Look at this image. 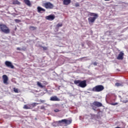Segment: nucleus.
Returning a JSON list of instances; mask_svg holds the SVG:
<instances>
[{
  "label": "nucleus",
  "instance_id": "nucleus-1",
  "mask_svg": "<svg viewBox=\"0 0 128 128\" xmlns=\"http://www.w3.org/2000/svg\"><path fill=\"white\" fill-rule=\"evenodd\" d=\"M74 83L78 86H80L82 88H84L86 86V80H74Z\"/></svg>",
  "mask_w": 128,
  "mask_h": 128
},
{
  "label": "nucleus",
  "instance_id": "nucleus-2",
  "mask_svg": "<svg viewBox=\"0 0 128 128\" xmlns=\"http://www.w3.org/2000/svg\"><path fill=\"white\" fill-rule=\"evenodd\" d=\"M0 32H2L4 34H8L10 33V30L6 24H0Z\"/></svg>",
  "mask_w": 128,
  "mask_h": 128
},
{
  "label": "nucleus",
  "instance_id": "nucleus-3",
  "mask_svg": "<svg viewBox=\"0 0 128 128\" xmlns=\"http://www.w3.org/2000/svg\"><path fill=\"white\" fill-rule=\"evenodd\" d=\"M90 16H94V17H90L89 18H88V21L90 23L94 22L96 20V19L98 18V14L90 12Z\"/></svg>",
  "mask_w": 128,
  "mask_h": 128
},
{
  "label": "nucleus",
  "instance_id": "nucleus-4",
  "mask_svg": "<svg viewBox=\"0 0 128 128\" xmlns=\"http://www.w3.org/2000/svg\"><path fill=\"white\" fill-rule=\"evenodd\" d=\"M104 88L102 85H98L92 88V90L95 92H100L103 90Z\"/></svg>",
  "mask_w": 128,
  "mask_h": 128
},
{
  "label": "nucleus",
  "instance_id": "nucleus-5",
  "mask_svg": "<svg viewBox=\"0 0 128 128\" xmlns=\"http://www.w3.org/2000/svg\"><path fill=\"white\" fill-rule=\"evenodd\" d=\"M43 6H44L46 9H53L54 6L50 2H47L43 4Z\"/></svg>",
  "mask_w": 128,
  "mask_h": 128
},
{
  "label": "nucleus",
  "instance_id": "nucleus-6",
  "mask_svg": "<svg viewBox=\"0 0 128 128\" xmlns=\"http://www.w3.org/2000/svg\"><path fill=\"white\" fill-rule=\"evenodd\" d=\"M58 122L60 124H61L62 122H64V124H72V120L70 119L69 120H67L66 119H64L61 120H59Z\"/></svg>",
  "mask_w": 128,
  "mask_h": 128
},
{
  "label": "nucleus",
  "instance_id": "nucleus-7",
  "mask_svg": "<svg viewBox=\"0 0 128 128\" xmlns=\"http://www.w3.org/2000/svg\"><path fill=\"white\" fill-rule=\"evenodd\" d=\"M5 64L6 66L8 67V68H14V66L10 62H9V61H6L5 62Z\"/></svg>",
  "mask_w": 128,
  "mask_h": 128
},
{
  "label": "nucleus",
  "instance_id": "nucleus-8",
  "mask_svg": "<svg viewBox=\"0 0 128 128\" xmlns=\"http://www.w3.org/2000/svg\"><path fill=\"white\" fill-rule=\"evenodd\" d=\"M2 79H3V82L6 84H8V78L6 74H4L2 76Z\"/></svg>",
  "mask_w": 128,
  "mask_h": 128
},
{
  "label": "nucleus",
  "instance_id": "nucleus-9",
  "mask_svg": "<svg viewBox=\"0 0 128 128\" xmlns=\"http://www.w3.org/2000/svg\"><path fill=\"white\" fill-rule=\"evenodd\" d=\"M93 104L95 106H96L97 108H100L101 106H102V103L98 101L94 102Z\"/></svg>",
  "mask_w": 128,
  "mask_h": 128
},
{
  "label": "nucleus",
  "instance_id": "nucleus-10",
  "mask_svg": "<svg viewBox=\"0 0 128 128\" xmlns=\"http://www.w3.org/2000/svg\"><path fill=\"white\" fill-rule=\"evenodd\" d=\"M124 53L120 52V54H118V57L116 58V59L118 60H122L124 59Z\"/></svg>",
  "mask_w": 128,
  "mask_h": 128
},
{
  "label": "nucleus",
  "instance_id": "nucleus-11",
  "mask_svg": "<svg viewBox=\"0 0 128 128\" xmlns=\"http://www.w3.org/2000/svg\"><path fill=\"white\" fill-rule=\"evenodd\" d=\"M50 100L52 102H59L60 100L56 96H53L50 98Z\"/></svg>",
  "mask_w": 128,
  "mask_h": 128
},
{
  "label": "nucleus",
  "instance_id": "nucleus-12",
  "mask_svg": "<svg viewBox=\"0 0 128 128\" xmlns=\"http://www.w3.org/2000/svg\"><path fill=\"white\" fill-rule=\"evenodd\" d=\"M46 20H53L55 18V16L54 15H50L46 16Z\"/></svg>",
  "mask_w": 128,
  "mask_h": 128
},
{
  "label": "nucleus",
  "instance_id": "nucleus-13",
  "mask_svg": "<svg viewBox=\"0 0 128 128\" xmlns=\"http://www.w3.org/2000/svg\"><path fill=\"white\" fill-rule=\"evenodd\" d=\"M62 1L64 6H68L71 3V0H62Z\"/></svg>",
  "mask_w": 128,
  "mask_h": 128
},
{
  "label": "nucleus",
  "instance_id": "nucleus-14",
  "mask_svg": "<svg viewBox=\"0 0 128 128\" xmlns=\"http://www.w3.org/2000/svg\"><path fill=\"white\" fill-rule=\"evenodd\" d=\"M23 108H24V110H31L32 108L31 104L24 105Z\"/></svg>",
  "mask_w": 128,
  "mask_h": 128
},
{
  "label": "nucleus",
  "instance_id": "nucleus-15",
  "mask_svg": "<svg viewBox=\"0 0 128 128\" xmlns=\"http://www.w3.org/2000/svg\"><path fill=\"white\" fill-rule=\"evenodd\" d=\"M24 3L28 6H31V3L30 2L29 0H24Z\"/></svg>",
  "mask_w": 128,
  "mask_h": 128
},
{
  "label": "nucleus",
  "instance_id": "nucleus-16",
  "mask_svg": "<svg viewBox=\"0 0 128 128\" xmlns=\"http://www.w3.org/2000/svg\"><path fill=\"white\" fill-rule=\"evenodd\" d=\"M37 10L38 11V12H40L42 11L43 12H46V10L44 8H42L40 6H38V8H37Z\"/></svg>",
  "mask_w": 128,
  "mask_h": 128
},
{
  "label": "nucleus",
  "instance_id": "nucleus-17",
  "mask_svg": "<svg viewBox=\"0 0 128 128\" xmlns=\"http://www.w3.org/2000/svg\"><path fill=\"white\" fill-rule=\"evenodd\" d=\"M38 104H40L39 103L34 102V103L30 104L32 108H35V106H38Z\"/></svg>",
  "mask_w": 128,
  "mask_h": 128
},
{
  "label": "nucleus",
  "instance_id": "nucleus-18",
  "mask_svg": "<svg viewBox=\"0 0 128 128\" xmlns=\"http://www.w3.org/2000/svg\"><path fill=\"white\" fill-rule=\"evenodd\" d=\"M91 108L93 110H94V112H96V106L95 105L93 104V103L91 104Z\"/></svg>",
  "mask_w": 128,
  "mask_h": 128
},
{
  "label": "nucleus",
  "instance_id": "nucleus-19",
  "mask_svg": "<svg viewBox=\"0 0 128 128\" xmlns=\"http://www.w3.org/2000/svg\"><path fill=\"white\" fill-rule=\"evenodd\" d=\"M37 85L41 88H44V86L39 82H37Z\"/></svg>",
  "mask_w": 128,
  "mask_h": 128
},
{
  "label": "nucleus",
  "instance_id": "nucleus-20",
  "mask_svg": "<svg viewBox=\"0 0 128 128\" xmlns=\"http://www.w3.org/2000/svg\"><path fill=\"white\" fill-rule=\"evenodd\" d=\"M115 85L116 86H124L122 83H118V82H116L115 84Z\"/></svg>",
  "mask_w": 128,
  "mask_h": 128
},
{
  "label": "nucleus",
  "instance_id": "nucleus-21",
  "mask_svg": "<svg viewBox=\"0 0 128 128\" xmlns=\"http://www.w3.org/2000/svg\"><path fill=\"white\" fill-rule=\"evenodd\" d=\"M30 29L32 30H35L37 29V28L34 26H30Z\"/></svg>",
  "mask_w": 128,
  "mask_h": 128
},
{
  "label": "nucleus",
  "instance_id": "nucleus-22",
  "mask_svg": "<svg viewBox=\"0 0 128 128\" xmlns=\"http://www.w3.org/2000/svg\"><path fill=\"white\" fill-rule=\"evenodd\" d=\"M14 4H20V2H18V0H15L14 2Z\"/></svg>",
  "mask_w": 128,
  "mask_h": 128
},
{
  "label": "nucleus",
  "instance_id": "nucleus-23",
  "mask_svg": "<svg viewBox=\"0 0 128 128\" xmlns=\"http://www.w3.org/2000/svg\"><path fill=\"white\" fill-rule=\"evenodd\" d=\"M16 50H22L20 48H17ZM26 50V48H22V50H24V51H25Z\"/></svg>",
  "mask_w": 128,
  "mask_h": 128
},
{
  "label": "nucleus",
  "instance_id": "nucleus-24",
  "mask_svg": "<svg viewBox=\"0 0 128 128\" xmlns=\"http://www.w3.org/2000/svg\"><path fill=\"white\" fill-rule=\"evenodd\" d=\"M14 90L16 93H18V88H14Z\"/></svg>",
  "mask_w": 128,
  "mask_h": 128
},
{
  "label": "nucleus",
  "instance_id": "nucleus-25",
  "mask_svg": "<svg viewBox=\"0 0 128 128\" xmlns=\"http://www.w3.org/2000/svg\"><path fill=\"white\" fill-rule=\"evenodd\" d=\"M62 23L58 24H57V26H56L58 28L62 27Z\"/></svg>",
  "mask_w": 128,
  "mask_h": 128
},
{
  "label": "nucleus",
  "instance_id": "nucleus-26",
  "mask_svg": "<svg viewBox=\"0 0 128 128\" xmlns=\"http://www.w3.org/2000/svg\"><path fill=\"white\" fill-rule=\"evenodd\" d=\"M110 104H111V106H116V104H118V102L111 103Z\"/></svg>",
  "mask_w": 128,
  "mask_h": 128
},
{
  "label": "nucleus",
  "instance_id": "nucleus-27",
  "mask_svg": "<svg viewBox=\"0 0 128 128\" xmlns=\"http://www.w3.org/2000/svg\"><path fill=\"white\" fill-rule=\"evenodd\" d=\"M14 21L16 22H21V20H18V19H16L14 20Z\"/></svg>",
  "mask_w": 128,
  "mask_h": 128
},
{
  "label": "nucleus",
  "instance_id": "nucleus-28",
  "mask_svg": "<svg viewBox=\"0 0 128 128\" xmlns=\"http://www.w3.org/2000/svg\"><path fill=\"white\" fill-rule=\"evenodd\" d=\"M75 6H76V7H78V6H80V4H79V3L76 2V4H75Z\"/></svg>",
  "mask_w": 128,
  "mask_h": 128
},
{
  "label": "nucleus",
  "instance_id": "nucleus-29",
  "mask_svg": "<svg viewBox=\"0 0 128 128\" xmlns=\"http://www.w3.org/2000/svg\"><path fill=\"white\" fill-rule=\"evenodd\" d=\"M42 48H43V50H48V48L47 47L42 46Z\"/></svg>",
  "mask_w": 128,
  "mask_h": 128
},
{
  "label": "nucleus",
  "instance_id": "nucleus-30",
  "mask_svg": "<svg viewBox=\"0 0 128 128\" xmlns=\"http://www.w3.org/2000/svg\"><path fill=\"white\" fill-rule=\"evenodd\" d=\"M54 112H60V110L58 109H55L54 110Z\"/></svg>",
  "mask_w": 128,
  "mask_h": 128
},
{
  "label": "nucleus",
  "instance_id": "nucleus-31",
  "mask_svg": "<svg viewBox=\"0 0 128 128\" xmlns=\"http://www.w3.org/2000/svg\"><path fill=\"white\" fill-rule=\"evenodd\" d=\"M123 102L124 104H126V102H128V100H123Z\"/></svg>",
  "mask_w": 128,
  "mask_h": 128
},
{
  "label": "nucleus",
  "instance_id": "nucleus-32",
  "mask_svg": "<svg viewBox=\"0 0 128 128\" xmlns=\"http://www.w3.org/2000/svg\"><path fill=\"white\" fill-rule=\"evenodd\" d=\"M93 64H94V66H97L98 62H94L93 63Z\"/></svg>",
  "mask_w": 128,
  "mask_h": 128
},
{
  "label": "nucleus",
  "instance_id": "nucleus-33",
  "mask_svg": "<svg viewBox=\"0 0 128 128\" xmlns=\"http://www.w3.org/2000/svg\"><path fill=\"white\" fill-rule=\"evenodd\" d=\"M44 106H41V110H44Z\"/></svg>",
  "mask_w": 128,
  "mask_h": 128
},
{
  "label": "nucleus",
  "instance_id": "nucleus-34",
  "mask_svg": "<svg viewBox=\"0 0 128 128\" xmlns=\"http://www.w3.org/2000/svg\"><path fill=\"white\" fill-rule=\"evenodd\" d=\"M40 102H44V100H40Z\"/></svg>",
  "mask_w": 128,
  "mask_h": 128
},
{
  "label": "nucleus",
  "instance_id": "nucleus-35",
  "mask_svg": "<svg viewBox=\"0 0 128 128\" xmlns=\"http://www.w3.org/2000/svg\"><path fill=\"white\" fill-rule=\"evenodd\" d=\"M115 128H121L119 126H117V127H116Z\"/></svg>",
  "mask_w": 128,
  "mask_h": 128
},
{
  "label": "nucleus",
  "instance_id": "nucleus-36",
  "mask_svg": "<svg viewBox=\"0 0 128 128\" xmlns=\"http://www.w3.org/2000/svg\"><path fill=\"white\" fill-rule=\"evenodd\" d=\"M104 1H110V0H104Z\"/></svg>",
  "mask_w": 128,
  "mask_h": 128
}]
</instances>
